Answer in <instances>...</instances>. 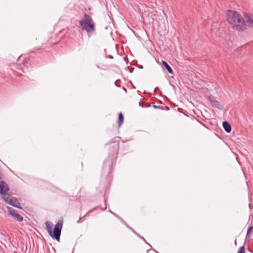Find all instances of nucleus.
<instances>
[{
    "label": "nucleus",
    "instance_id": "17",
    "mask_svg": "<svg viewBox=\"0 0 253 253\" xmlns=\"http://www.w3.org/2000/svg\"><path fill=\"white\" fill-rule=\"evenodd\" d=\"M153 107H154V108H156V109L159 108V106H157L156 105H154Z\"/></svg>",
    "mask_w": 253,
    "mask_h": 253
},
{
    "label": "nucleus",
    "instance_id": "10",
    "mask_svg": "<svg viewBox=\"0 0 253 253\" xmlns=\"http://www.w3.org/2000/svg\"><path fill=\"white\" fill-rule=\"evenodd\" d=\"M123 121H124L123 115L121 113H120L119 114V117H118V126L119 127H120L122 126V125L123 123Z\"/></svg>",
    "mask_w": 253,
    "mask_h": 253
},
{
    "label": "nucleus",
    "instance_id": "12",
    "mask_svg": "<svg viewBox=\"0 0 253 253\" xmlns=\"http://www.w3.org/2000/svg\"><path fill=\"white\" fill-rule=\"evenodd\" d=\"M237 253H245V248H244V247H243V246L239 248Z\"/></svg>",
    "mask_w": 253,
    "mask_h": 253
},
{
    "label": "nucleus",
    "instance_id": "23",
    "mask_svg": "<svg viewBox=\"0 0 253 253\" xmlns=\"http://www.w3.org/2000/svg\"><path fill=\"white\" fill-rule=\"evenodd\" d=\"M139 106H141V102H139Z\"/></svg>",
    "mask_w": 253,
    "mask_h": 253
},
{
    "label": "nucleus",
    "instance_id": "1",
    "mask_svg": "<svg viewBox=\"0 0 253 253\" xmlns=\"http://www.w3.org/2000/svg\"><path fill=\"white\" fill-rule=\"evenodd\" d=\"M244 19L238 12L233 10H228L226 13L228 23L238 31H244L247 25L250 26L253 23V19L249 13L244 12Z\"/></svg>",
    "mask_w": 253,
    "mask_h": 253
},
{
    "label": "nucleus",
    "instance_id": "19",
    "mask_svg": "<svg viewBox=\"0 0 253 253\" xmlns=\"http://www.w3.org/2000/svg\"><path fill=\"white\" fill-rule=\"evenodd\" d=\"M81 218H80V219L78 221V222L80 223L81 221Z\"/></svg>",
    "mask_w": 253,
    "mask_h": 253
},
{
    "label": "nucleus",
    "instance_id": "4",
    "mask_svg": "<svg viewBox=\"0 0 253 253\" xmlns=\"http://www.w3.org/2000/svg\"><path fill=\"white\" fill-rule=\"evenodd\" d=\"M3 200L8 204L10 206L18 208L19 209H22V207L21 206L20 204L15 200V198H10L8 196H2Z\"/></svg>",
    "mask_w": 253,
    "mask_h": 253
},
{
    "label": "nucleus",
    "instance_id": "18",
    "mask_svg": "<svg viewBox=\"0 0 253 253\" xmlns=\"http://www.w3.org/2000/svg\"><path fill=\"white\" fill-rule=\"evenodd\" d=\"M139 68L140 69H143V66L142 65H140V66L139 67Z\"/></svg>",
    "mask_w": 253,
    "mask_h": 253
},
{
    "label": "nucleus",
    "instance_id": "2",
    "mask_svg": "<svg viewBox=\"0 0 253 253\" xmlns=\"http://www.w3.org/2000/svg\"><path fill=\"white\" fill-rule=\"evenodd\" d=\"M63 221L62 220H59L57 223L55 225L53 231H52V224L50 221H46L45 225L47 232L52 237L57 241H60L61 229L62 228Z\"/></svg>",
    "mask_w": 253,
    "mask_h": 253
},
{
    "label": "nucleus",
    "instance_id": "6",
    "mask_svg": "<svg viewBox=\"0 0 253 253\" xmlns=\"http://www.w3.org/2000/svg\"><path fill=\"white\" fill-rule=\"evenodd\" d=\"M8 185L3 181H0V194L3 196H6V193L9 190Z\"/></svg>",
    "mask_w": 253,
    "mask_h": 253
},
{
    "label": "nucleus",
    "instance_id": "11",
    "mask_svg": "<svg viewBox=\"0 0 253 253\" xmlns=\"http://www.w3.org/2000/svg\"><path fill=\"white\" fill-rule=\"evenodd\" d=\"M13 217L17 221L20 222L23 220V217L22 215L19 214L18 213L16 214Z\"/></svg>",
    "mask_w": 253,
    "mask_h": 253
},
{
    "label": "nucleus",
    "instance_id": "20",
    "mask_svg": "<svg viewBox=\"0 0 253 253\" xmlns=\"http://www.w3.org/2000/svg\"><path fill=\"white\" fill-rule=\"evenodd\" d=\"M252 216V221L253 220V214H252L251 215H250V216Z\"/></svg>",
    "mask_w": 253,
    "mask_h": 253
},
{
    "label": "nucleus",
    "instance_id": "8",
    "mask_svg": "<svg viewBox=\"0 0 253 253\" xmlns=\"http://www.w3.org/2000/svg\"><path fill=\"white\" fill-rule=\"evenodd\" d=\"M163 65L164 66V67L166 68V69L168 70V71L170 73H173V71L171 68L170 67V66L168 64V63L166 61H162Z\"/></svg>",
    "mask_w": 253,
    "mask_h": 253
},
{
    "label": "nucleus",
    "instance_id": "7",
    "mask_svg": "<svg viewBox=\"0 0 253 253\" xmlns=\"http://www.w3.org/2000/svg\"><path fill=\"white\" fill-rule=\"evenodd\" d=\"M224 130L228 133L230 132L231 131V125L227 122H224L222 124Z\"/></svg>",
    "mask_w": 253,
    "mask_h": 253
},
{
    "label": "nucleus",
    "instance_id": "22",
    "mask_svg": "<svg viewBox=\"0 0 253 253\" xmlns=\"http://www.w3.org/2000/svg\"><path fill=\"white\" fill-rule=\"evenodd\" d=\"M123 88H124V90H125V91L126 92V89L125 87H123Z\"/></svg>",
    "mask_w": 253,
    "mask_h": 253
},
{
    "label": "nucleus",
    "instance_id": "21",
    "mask_svg": "<svg viewBox=\"0 0 253 253\" xmlns=\"http://www.w3.org/2000/svg\"><path fill=\"white\" fill-rule=\"evenodd\" d=\"M249 207L251 209H252V207H251V204H249Z\"/></svg>",
    "mask_w": 253,
    "mask_h": 253
},
{
    "label": "nucleus",
    "instance_id": "15",
    "mask_svg": "<svg viewBox=\"0 0 253 253\" xmlns=\"http://www.w3.org/2000/svg\"><path fill=\"white\" fill-rule=\"evenodd\" d=\"M109 211H110V212L111 213H112L113 214H114V215H115L116 216H117V217H119V216H117V215L115 213L111 211H110V210Z\"/></svg>",
    "mask_w": 253,
    "mask_h": 253
},
{
    "label": "nucleus",
    "instance_id": "13",
    "mask_svg": "<svg viewBox=\"0 0 253 253\" xmlns=\"http://www.w3.org/2000/svg\"><path fill=\"white\" fill-rule=\"evenodd\" d=\"M253 229V226H250V228L248 229V230L247 231V234L246 238L248 236L249 234H250V233L252 232Z\"/></svg>",
    "mask_w": 253,
    "mask_h": 253
},
{
    "label": "nucleus",
    "instance_id": "16",
    "mask_svg": "<svg viewBox=\"0 0 253 253\" xmlns=\"http://www.w3.org/2000/svg\"><path fill=\"white\" fill-rule=\"evenodd\" d=\"M108 57L109 58H110V59H113V56L112 55H109Z\"/></svg>",
    "mask_w": 253,
    "mask_h": 253
},
{
    "label": "nucleus",
    "instance_id": "9",
    "mask_svg": "<svg viewBox=\"0 0 253 253\" xmlns=\"http://www.w3.org/2000/svg\"><path fill=\"white\" fill-rule=\"evenodd\" d=\"M7 209H8V213L12 216H14L16 214L18 213V212L16 210L11 208H10V207H8L7 208Z\"/></svg>",
    "mask_w": 253,
    "mask_h": 253
},
{
    "label": "nucleus",
    "instance_id": "14",
    "mask_svg": "<svg viewBox=\"0 0 253 253\" xmlns=\"http://www.w3.org/2000/svg\"><path fill=\"white\" fill-rule=\"evenodd\" d=\"M131 229L132 230V231H133L135 234H136L137 235H138V236H139L141 239H142V240H144V241L146 243H147V244H149L147 242V241L145 240V239L144 238V237H142V236H141L140 235H139L138 234L136 233L135 232V231L134 230H133L132 229Z\"/></svg>",
    "mask_w": 253,
    "mask_h": 253
},
{
    "label": "nucleus",
    "instance_id": "5",
    "mask_svg": "<svg viewBox=\"0 0 253 253\" xmlns=\"http://www.w3.org/2000/svg\"><path fill=\"white\" fill-rule=\"evenodd\" d=\"M209 99L212 106L215 107L219 110H222L223 109V106L219 102L216 100L215 97L213 95H209Z\"/></svg>",
    "mask_w": 253,
    "mask_h": 253
},
{
    "label": "nucleus",
    "instance_id": "3",
    "mask_svg": "<svg viewBox=\"0 0 253 253\" xmlns=\"http://www.w3.org/2000/svg\"><path fill=\"white\" fill-rule=\"evenodd\" d=\"M80 25L87 32H93L95 31V26L92 18L84 13V17L79 21Z\"/></svg>",
    "mask_w": 253,
    "mask_h": 253
}]
</instances>
